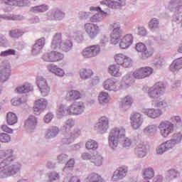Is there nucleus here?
<instances>
[{
  "instance_id": "24",
  "label": "nucleus",
  "mask_w": 182,
  "mask_h": 182,
  "mask_svg": "<svg viewBox=\"0 0 182 182\" xmlns=\"http://www.w3.org/2000/svg\"><path fill=\"white\" fill-rule=\"evenodd\" d=\"M133 43V36L132 34H127L124 36L119 43V48L121 49H127Z\"/></svg>"
},
{
  "instance_id": "1",
  "label": "nucleus",
  "mask_w": 182,
  "mask_h": 182,
  "mask_svg": "<svg viewBox=\"0 0 182 182\" xmlns=\"http://www.w3.org/2000/svg\"><path fill=\"white\" fill-rule=\"evenodd\" d=\"M0 178H8L16 176L22 170V164L14 162V150H0Z\"/></svg>"
},
{
  "instance_id": "13",
  "label": "nucleus",
  "mask_w": 182,
  "mask_h": 182,
  "mask_svg": "<svg viewBox=\"0 0 182 182\" xmlns=\"http://www.w3.org/2000/svg\"><path fill=\"white\" fill-rule=\"evenodd\" d=\"M129 119L131 126L132 128L134 129V130L140 129L144 122L143 116L139 112H133L132 114H131Z\"/></svg>"
},
{
  "instance_id": "41",
  "label": "nucleus",
  "mask_w": 182,
  "mask_h": 182,
  "mask_svg": "<svg viewBox=\"0 0 182 182\" xmlns=\"http://www.w3.org/2000/svg\"><path fill=\"white\" fill-rule=\"evenodd\" d=\"M82 95L77 90H70L67 92L66 97L69 100H78L80 99Z\"/></svg>"
},
{
  "instance_id": "33",
  "label": "nucleus",
  "mask_w": 182,
  "mask_h": 182,
  "mask_svg": "<svg viewBox=\"0 0 182 182\" xmlns=\"http://www.w3.org/2000/svg\"><path fill=\"white\" fill-rule=\"evenodd\" d=\"M90 163L97 167H100L103 164V156L97 152L93 153Z\"/></svg>"
},
{
  "instance_id": "3",
  "label": "nucleus",
  "mask_w": 182,
  "mask_h": 182,
  "mask_svg": "<svg viewBox=\"0 0 182 182\" xmlns=\"http://www.w3.org/2000/svg\"><path fill=\"white\" fill-rule=\"evenodd\" d=\"M172 122L168 120L161 121L159 126L158 129L160 130V134L162 137L165 139L167 138L170 134L174 133V129L177 127L178 129H181L182 127V121L181 118L178 116L173 117L172 118Z\"/></svg>"
},
{
  "instance_id": "18",
  "label": "nucleus",
  "mask_w": 182,
  "mask_h": 182,
  "mask_svg": "<svg viewBox=\"0 0 182 182\" xmlns=\"http://www.w3.org/2000/svg\"><path fill=\"white\" fill-rule=\"evenodd\" d=\"M48 106V100L45 98H40L37 100H36L35 105L33 107V110L35 114L37 116H39L41 113L46 109V107Z\"/></svg>"
},
{
  "instance_id": "64",
  "label": "nucleus",
  "mask_w": 182,
  "mask_h": 182,
  "mask_svg": "<svg viewBox=\"0 0 182 182\" xmlns=\"http://www.w3.org/2000/svg\"><path fill=\"white\" fill-rule=\"evenodd\" d=\"M68 158H69V156H68V154H61L58 156L57 160L58 163H66V161H68Z\"/></svg>"
},
{
  "instance_id": "54",
  "label": "nucleus",
  "mask_w": 182,
  "mask_h": 182,
  "mask_svg": "<svg viewBox=\"0 0 182 182\" xmlns=\"http://www.w3.org/2000/svg\"><path fill=\"white\" fill-rule=\"evenodd\" d=\"M141 69L142 70L144 78L149 77V76H151V75H153V73L154 72V70H153L151 67H144V68H141Z\"/></svg>"
},
{
  "instance_id": "6",
  "label": "nucleus",
  "mask_w": 182,
  "mask_h": 182,
  "mask_svg": "<svg viewBox=\"0 0 182 182\" xmlns=\"http://www.w3.org/2000/svg\"><path fill=\"white\" fill-rule=\"evenodd\" d=\"M109 28L112 30L110 36L111 43H112V45H117V43L120 42V38H122V34L123 33L122 26H120V23L115 22L111 23Z\"/></svg>"
},
{
  "instance_id": "26",
  "label": "nucleus",
  "mask_w": 182,
  "mask_h": 182,
  "mask_svg": "<svg viewBox=\"0 0 182 182\" xmlns=\"http://www.w3.org/2000/svg\"><path fill=\"white\" fill-rule=\"evenodd\" d=\"M47 69L48 72H51L55 75V76H58V77H63L65 76V70L63 69L60 68L58 65L55 64H50L47 66Z\"/></svg>"
},
{
  "instance_id": "16",
  "label": "nucleus",
  "mask_w": 182,
  "mask_h": 182,
  "mask_svg": "<svg viewBox=\"0 0 182 182\" xmlns=\"http://www.w3.org/2000/svg\"><path fill=\"white\" fill-rule=\"evenodd\" d=\"M141 113L149 119H155L163 115V110L154 108H144L141 109Z\"/></svg>"
},
{
  "instance_id": "12",
  "label": "nucleus",
  "mask_w": 182,
  "mask_h": 182,
  "mask_svg": "<svg viewBox=\"0 0 182 182\" xmlns=\"http://www.w3.org/2000/svg\"><path fill=\"white\" fill-rule=\"evenodd\" d=\"M100 53V46L92 45L83 49L82 55L84 58H90L97 56Z\"/></svg>"
},
{
  "instance_id": "58",
  "label": "nucleus",
  "mask_w": 182,
  "mask_h": 182,
  "mask_svg": "<svg viewBox=\"0 0 182 182\" xmlns=\"http://www.w3.org/2000/svg\"><path fill=\"white\" fill-rule=\"evenodd\" d=\"M164 144L165 145V147H166V150L168 151L171 150V149L177 146V144L171 139L166 141V142H164Z\"/></svg>"
},
{
  "instance_id": "2",
  "label": "nucleus",
  "mask_w": 182,
  "mask_h": 182,
  "mask_svg": "<svg viewBox=\"0 0 182 182\" xmlns=\"http://www.w3.org/2000/svg\"><path fill=\"white\" fill-rule=\"evenodd\" d=\"M108 143L111 149H116L119 144L123 147H130L132 140L126 137V129L123 127H115L111 129L108 137Z\"/></svg>"
},
{
  "instance_id": "29",
  "label": "nucleus",
  "mask_w": 182,
  "mask_h": 182,
  "mask_svg": "<svg viewBox=\"0 0 182 182\" xmlns=\"http://www.w3.org/2000/svg\"><path fill=\"white\" fill-rule=\"evenodd\" d=\"M135 154L139 159H144L147 156V148L142 144H138L135 148Z\"/></svg>"
},
{
  "instance_id": "55",
  "label": "nucleus",
  "mask_w": 182,
  "mask_h": 182,
  "mask_svg": "<svg viewBox=\"0 0 182 182\" xmlns=\"http://www.w3.org/2000/svg\"><path fill=\"white\" fill-rule=\"evenodd\" d=\"M71 137L75 140L77 139L79 136L82 135V129L79 127H75L72 132L70 133Z\"/></svg>"
},
{
  "instance_id": "47",
  "label": "nucleus",
  "mask_w": 182,
  "mask_h": 182,
  "mask_svg": "<svg viewBox=\"0 0 182 182\" xmlns=\"http://www.w3.org/2000/svg\"><path fill=\"white\" fill-rule=\"evenodd\" d=\"M70 36L80 43L84 41L83 33L79 30L74 31L73 33H71Z\"/></svg>"
},
{
  "instance_id": "32",
  "label": "nucleus",
  "mask_w": 182,
  "mask_h": 182,
  "mask_svg": "<svg viewBox=\"0 0 182 182\" xmlns=\"http://www.w3.org/2000/svg\"><path fill=\"white\" fill-rule=\"evenodd\" d=\"M75 126V120L73 119H67L63 126L61 127L63 134L70 133V129Z\"/></svg>"
},
{
  "instance_id": "45",
  "label": "nucleus",
  "mask_w": 182,
  "mask_h": 182,
  "mask_svg": "<svg viewBox=\"0 0 182 182\" xmlns=\"http://www.w3.org/2000/svg\"><path fill=\"white\" fill-rule=\"evenodd\" d=\"M109 74L115 77H119L122 75L119 65H110L108 68Z\"/></svg>"
},
{
  "instance_id": "61",
  "label": "nucleus",
  "mask_w": 182,
  "mask_h": 182,
  "mask_svg": "<svg viewBox=\"0 0 182 182\" xmlns=\"http://www.w3.org/2000/svg\"><path fill=\"white\" fill-rule=\"evenodd\" d=\"M133 76H134V77H135V79H144V75L143 74V71H142L141 68L136 70L133 73Z\"/></svg>"
},
{
  "instance_id": "38",
  "label": "nucleus",
  "mask_w": 182,
  "mask_h": 182,
  "mask_svg": "<svg viewBox=\"0 0 182 182\" xmlns=\"http://www.w3.org/2000/svg\"><path fill=\"white\" fill-rule=\"evenodd\" d=\"M93 76V71L90 69L82 68L80 70V77L82 80H87Z\"/></svg>"
},
{
  "instance_id": "8",
  "label": "nucleus",
  "mask_w": 182,
  "mask_h": 182,
  "mask_svg": "<svg viewBox=\"0 0 182 182\" xmlns=\"http://www.w3.org/2000/svg\"><path fill=\"white\" fill-rule=\"evenodd\" d=\"M64 58L65 55L59 51H50L49 53H46L42 56L44 62H50V63L60 62V60H63Z\"/></svg>"
},
{
  "instance_id": "28",
  "label": "nucleus",
  "mask_w": 182,
  "mask_h": 182,
  "mask_svg": "<svg viewBox=\"0 0 182 182\" xmlns=\"http://www.w3.org/2000/svg\"><path fill=\"white\" fill-rule=\"evenodd\" d=\"M85 182H105V179L97 173H90L85 179Z\"/></svg>"
},
{
  "instance_id": "42",
  "label": "nucleus",
  "mask_w": 182,
  "mask_h": 182,
  "mask_svg": "<svg viewBox=\"0 0 182 182\" xmlns=\"http://www.w3.org/2000/svg\"><path fill=\"white\" fill-rule=\"evenodd\" d=\"M70 107H66L65 105H60L58 106L56 113L58 116H68V114H70Z\"/></svg>"
},
{
  "instance_id": "36",
  "label": "nucleus",
  "mask_w": 182,
  "mask_h": 182,
  "mask_svg": "<svg viewBox=\"0 0 182 182\" xmlns=\"http://www.w3.org/2000/svg\"><path fill=\"white\" fill-rule=\"evenodd\" d=\"M133 105V98L127 95L121 102V107L124 110H127L128 109H130V107Z\"/></svg>"
},
{
  "instance_id": "19",
  "label": "nucleus",
  "mask_w": 182,
  "mask_h": 182,
  "mask_svg": "<svg viewBox=\"0 0 182 182\" xmlns=\"http://www.w3.org/2000/svg\"><path fill=\"white\" fill-rule=\"evenodd\" d=\"M90 10L93 11H100V14H95L90 18V22L97 23L102 22L103 21V16H107V13L102 10V7H90Z\"/></svg>"
},
{
  "instance_id": "15",
  "label": "nucleus",
  "mask_w": 182,
  "mask_h": 182,
  "mask_svg": "<svg viewBox=\"0 0 182 182\" xmlns=\"http://www.w3.org/2000/svg\"><path fill=\"white\" fill-rule=\"evenodd\" d=\"M114 60L116 63L120 65L122 68H130L132 66V58L123 53L117 54L114 56Z\"/></svg>"
},
{
  "instance_id": "59",
  "label": "nucleus",
  "mask_w": 182,
  "mask_h": 182,
  "mask_svg": "<svg viewBox=\"0 0 182 182\" xmlns=\"http://www.w3.org/2000/svg\"><path fill=\"white\" fill-rule=\"evenodd\" d=\"M42 49L39 46L34 44L32 47L31 53L33 56H36V55H39L42 52Z\"/></svg>"
},
{
  "instance_id": "4",
  "label": "nucleus",
  "mask_w": 182,
  "mask_h": 182,
  "mask_svg": "<svg viewBox=\"0 0 182 182\" xmlns=\"http://www.w3.org/2000/svg\"><path fill=\"white\" fill-rule=\"evenodd\" d=\"M73 47V43L70 40L63 41L62 33H55L51 42L50 48L53 50H63V52H69Z\"/></svg>"
},
{
  "instance_id": "9",
  "label": "nucleus",
  "mask_w": 182,
  "mask_h": 182,
  "mask_svg": "<svg viewBox=\"0 0 182 182\" xmlns=\"http://www.w3.org/2000/svg\"><path fill=\"white\" fill-rule=\"evenodd\" d=\"M84 30L90 39H95L100 33V27L93 23H86L84 24Z\"/></svg>"
},
{
  "instance_id": "62",
  "label": "nucleus",
  "mask_w": 182,
  "mask_h": 182,
  "mask_svg": "<svg viewBox=\"0 0 182 182\" xmlns=\"http://www.w3.org/2000/svg\"><path fill=\"white\" fill-rule=\"evenodd\" d=\"M49 181H56L59 180V173L56 172H51L47 174Z\"/></svg>"
},
{
  "instance_id": "44",
  "label": "nucleus",
  "mask_w": 182,
  "mask_h": 182,
  "mask_svg": "<svg viewBox=\"0 0 182 182\" xmlns=\"http://www.w3.org/2000/svg\"><path fill=\"white\" fill-rule=\"evenodd\" d=\"M16 90L17 92L20 94L29 93V92H32V90H33V86L29 83H26L24 85L18 87Z\"/></svg>"
},
{
  "instance_id": "52",
  "label": "nucleus",
  "mask_w": 182,
  "mask_h": 182,
  "mask_svg": "<svg viewBox=\"0 0 182 182\" xmlns=\"http://www.w3.org/2000/svg\"><path fill=\"white\" fill-rule=\"evenodd\" d=\"M159 25L160 22L157 20V18H152L149 21V29H151V31H156V29H159Z\"/></svg>"
},
{
  "instance_id": "7",
  "label": "nucleus",
  "mask_w": 182,
  "mask_h": 182,
  "mask_svg": "<svg viewBox=\"0 0 182 182\" xmlns=\"http://www.w3.org/2000/svg\"><path fill=\"white\" fill-rule=\"evenodd\" d=\"M11 64L8 61H3L0 65V82L5 83L11 77Z\"/></svg>"
},
{
  "instance_id": "37",
  "label": "nucleus",
  "mask_w": 182,
  "mask_h": 182,
  "mask_svg": "<svg viewBox=\"0 0 182 182\" xmlns=\"http://www.w3.org/2000/svg\"><path fill=\"white\" fill-rule=\"evenodd\" d=\"M158 128L156 124H150L144 129V133L146 136H154L157 134Z\"/></svg>"
},
{
  "instance_id": "46",
  "label": "nucleus",
  "mask_w": 182,
  "mask_h": 182,
  "mask_svg": "<svg viewBox=\"0 0 182 182\" xmlns=\"http://www.w3.org/2000/svg\"><path fill=\"white\" fill-rule=\"evenodd\" d=\"M49 9V7L46 4H42L40 6H36L31 8V11L33 12V14H41L43 12H46Z\"/></svg>"
},
{
  "instance_id": "56",
  "label": "nucleus",
  "mask_w": 182,
  "mask_h": 182,
  "mask_svg": "<svg viewBox=\"0 0 182 182\" xmlns=\"http://www.w3.org/2000/svg\"><path fill=\"white\" fill-rule=\"evenodd\" d=\"M1 143H9L11 141V136L6 133H0Z\"/></svg>"
},
{
  "instance_id": "31",
  "label": "nucleus",
  "mask_w": 182,
  "mask_h": 182,
  "mask_svg": "<svg viewBox=\"0 0 182 182\" xmlns=\"http://www.w3.org/2000/svg\"><path fill=\"white\" fill-rule=\"evenodd\" d=\"M63 18H65V13L60 10H55L48 16L49 21H62Z\"/></svg>"
},
{
  "instance_id": "39",
  "label": "nucleus",
  "mask_w": 182,
  "mask_h": 182,
  "mask_svg": "<svg viewBox=\"0 0 182 182\" xmlns=\"http://www.w3.org/2000/svg\"><path fill=\"white\" fill-rule=\"evenodd\" d=\"M142 177L145 182L149 181L151 178L154 177V169L153 168H148L143 171Z\"/></svg>"
},
{
  "instance_id": "35",
  "label": "nucleus",
  "mask_w": 182,
  "mask_h": 182,
  "mask_svg": "<svg viewBox=\"0 0 182 182\" xmlns=\"http://www.w3.org/2000/svg\"><path fill=\"white\" fill-rule=\"evenodd\" d=\"M0 18L4 21H23L25 19L23 16L14 14H1Z\"/></svg>"
},
{
  "instance_id": "63",
  "label": "nucleus",
  "mask_w": 182,
  "mask_h": 182,
  "mask_svg": "<svg viewBox=\"0 0 182 182\" xmlns=\"http://www.w3.org/2000/svg\"><path fill=\"white\" fill-rule=\"evenodd\" d=\"M166 151H168L164 143L161 144L158 148L156 149L157 154H163L166 153Z\"/></svg>"
},
{
  "instance_id": "34",
  "label": "nucleus",
  "mask_w": 182,
  "mask_h": 182,
  "mask_svg": "<svg viewBox=\"0 0 182 182\" xmlns=\"http://www.w3.org/2000/svg\"><path fill=\"white\" fill-rule=\"evenodd\" d=\"M180 177V171L176 168H171L167 171L166 180L170 182L176 178Z\"/></svg>"
},
{
  "instance_id": "43",
  "label": "nucleus",
  "mask_w": 182,
  "mask_h": 182,
  "mask_svg": "<svg viewBox=\"0 0 182 182\" xmlns=\"http://www.w3.org/2000/svg\"><path fill=\"white\" fill-rule=\"evenodd\" d=\"M25 32L21 28H15L9 31V36L13 39H18Z\"/></svg>"
},
{
  "instance_id": "22",
  "label": "nucleus",
  "mask_w": 182,
  "mask_h": 182,
  "mask_svg": "<svg viewBox=\"0 0 182 182\" xmlns=\"http://www.w3.org/2000/svg\"><path fill=\"white\" fill-rule=\"evenodd\" d=\"M103 87L105 90H109V92H117V90H119L117 82L113 78L106 80L103 82Z\"/></svg>"
},
{
  "instance_id": "21",
  "label": "nucleus",
  "mask_w": 182,
  "mask_h": 182,
  "mask_svg": "<svg viewBox=\"0 0 182 182\" xmlns=\"http://www.w3.org/2000/svg\"><path fill=\"white\" fill-rule=\"evenodd\" d=\"M127 167L126 166H121L118 168L113 173L112 177V181H119V180L124 178V177L127 175Z\"/></svg>"
},
{
  "instance_id": "57",
  "label": "nucleus",
  "mask_w": 182,
  "mask_h": 182,
  "mask_svg": "<svg viewBox=\"0 0 182 182\" xmlns=\"http://www.w3.org/2000/svg\"><path fill=\"white\" fill-rule=\"evenodd\" d=\"M171 139L173 140L176 144H180L182 141V134L181 132L175 133Z\"/></svg>"
},
{
  "instance_id": "48",
  "label": "nucleus",
  "mask_w": 182,
  "mask_h": 182,
  "mask_svg": "<svg viewBox=\"0 0 182 182\" xmlns=\"http://www.w3.org/2000/svg\"><path fill=\"white\" fill-rule=\"evenodd\" d=\"M6 120H7L8 124H9L10 126H12L16 123H17L18 117H16V114L12 112H9L7 114Z\"/></svg>"
},
{
  "instance_id": "17",
  "label": "nucleus",
  "mask_w": 182,
  "mask_h": 182,
  "mask_svg": "<svg viewBox=\"0 0 182 182\" xmlns=\"http://www.w3.org/2000/svg\"><path fill=\"white\" fill-rule=\"evenodd\" d=\"M37 86L40 90L41 94L45 97L49 95V92H50V87L48 85V82H46V79L43 77H40L37 80Z\"/></svg>"
},
{
  "instance_id": "10",
  "label": "nucleus",
  "mask_w": 182,
  "mask_h": 182,
  "mask_svg": "<svg viewBox=\"0 0 182 182\" xmlns=\"http://www.w3.org/2000/svg\"><path fill=\"white\" fill-rule=\"evenodd\" d=\"M70 114L73 116H79L82 114L86 110V105L82 101H76L70 106Z\"/></svg>"
},
{
  "instance_id": "53",
  "label": "nucleus",
  "mask_w": 182,
  "mask_h": 182,
  "mask_svg": "<svg viewBox=\"0 0 182 182\" xmlns=\"http://www.w3.org/2000/svg\"><path fill=\"white\" fill-rule=\"evenodd\" d=\"M63 136H65L61 140L62 144H71V143L75 141V139L72 138L70 133H68V134H63Z\"/></svg>"
},
{
  "instance_id": "5",
  "label": "nucleus",
  "mask_w": 182,
  "mask_h": 182,
  "mask_svg": "<svg viewBox=\"0 0 182 182\" xmlns=\"http://www.w3.org/2000/svg\"><path fill=\"white\" fill-rule=\"evenodd\" d=\"M164 92H166V85L163 82H158L148 89V96L152 100H157L164 95Z\"/></svg>"
},
{
  "instance_id": "20",
  "label": "nucleus",
  "mask_w": 182,
  "mask_h": 182,
  "mask_svg": "<svg viewBox=\"0 0 182 182\" xmlns=\"http://www.w3.org/2000/svg\"><path fill=\"white\" fill-rule=\"evenodd\" d=\"M136 50L141 53V58L144 60L149 59L153 55V53L147 50V47L143 43H136Z\"/></svg>"
},
{
  "instance_id": "14",
  "label": "nucleus",
  "mask_w": 182,
  "mask_h": 182,
  "mask_svg": "<svg viewBox=\"0 0 182 182\" xmlns=\"http://www.w3.org/2000/svg\"><path fill=\"white\" fill-rule=\"evenodd\" d=\"M109 129V118L107 117H101L99 119L98 122L95 124V130L100 133V134H105Z\"/></svg>"
},
{
  "instance_id": "50",
  "label": "nucleus",
  "mask_w": 182,
  "mask_h": 182,
  "mask_svg": "<svg viewBox=\"0 0 182 182\" xmlns=\"http://www.w3.org/2000/svg\"><path fill=\"white\" fill-rule=\"evenodd\" d=\"M75 166V159H70L68 163L66 164L65 166L63 168L64 173H69L70 171H72L73 170V167Z\"/></svg>"
},
{
  "instance_id": "51",
  "label": "nucleus",
  "mask_w": 182,
  "mask_h": 182,
  "mask_svg": "<svg viewBox=\"0 0 182 182\" xmlns=\"http://www.w3.org/2000/svg\"><path fill=\"white\" fill-rule=\"evenodd\" d=\"M153 105L154 107H159L161 109H166L167 108V102L166 100H154L153 101Z\"/></svg>"
},
{
  "instance_id": "23",
  "label": "nucleus",
  "mask_w": 182,
  "mask_h": 182,
  "mask_svg": "<svg viewBox=\"0 0 182 182\" xmlns=\"http://www.w3.org/2000/svg\"><path fill=\"white\" fill-rule=\"evenodd\" d=\"M133 83H134L133 75L128 73L123 76L121 82V87H122V89H129V87H130Z\"/></svg>"
},
{
  "instance_id": "60",
  "label": "nucleus",
  "mask_w": 182,
  "mask_h": 182,
  "mask_svg": "<svg viewBox=\"0 0 182 182\" xmlns=\"http://www.w3.org/2000/svg\"><path fill=\"white\" fill-rule=\"evenodd\" d=\"M16 53V51L14 49H9L4 51H1L0 53V56L1 58H5L6 56H10V55H15Z\"/></svg>"
},
{
  "instance_id": "11",
  "label": "nucleus",
  "mask_w": 182,
  "mask_h": 182,
  "mask_svg": "<svg viewBox=\"0 0 182 182\" xmlns=\"http://www.w3.org/2000/svg\"><path fill=\"white\" fill-rule=\"evenodd\" d=\"M102 9H107V8H111L112 9H119L122 6L126 5V0H103L100 2Z\"/></svg>"
},
{
  "instance_id": "25",
  "label": "nucleus",
  "mask_w": 182,
  "mask_h": 182,
  "mask_svg": "<svg viewBox=\"0 0 182 182\" xmlns=\"http://www.w3.org/2000/svg\"><path fill=\"white\" fill-rule=\"evenodd\" d=\"M60 130L59 127L56 126H53L48 129L45 134V139L49 140L50 139H55V137H58L59 132Z\"/></svg>"
},
{
  "instance_id": "40",
  "label": "nucleus",
  "mask_w": 182,
  "mask_h": 182,
  "mask_svg": "<svg viewBox=\"0 0 182 182\" xmlns=\"http://www.w3.org/2000/svg\"><path fill=\"white\" fill-rule=\"evenodd\" d=\"M109 93L102 92L99 94L98 101L100 105H101V106H106V105L109 103Z\"/></svg>"
},
{
  "instance_id": "49",
  "label": "nucleus",
  "mask_w": 182,
  "mask_h": 182,
  "mask_svg": "<svg viewBox=\"0 0 182 182\" xmlns=\"http://www.w3.org/2000/svg\"><path fill=\"white\" fill-rule=\"evenodd\" d=\"M85 147L87 150H97L99 144L93 139H90L86 142Z\"/></svg>"
},
{
  "instance_id": "30",
  "label": "nucleus",
  "mask_w": 182,
  "mask_h": 182,
  "mask_svg": "<svg viewBox=\"0 0 182 182\" xmlns=\"http://www.w3.org/2000/svg\"><path fill=\"white\" fill-rule=\"evenodd\" d=\"M38 119L33 115L28 117V119L25 122V129L26 130H33L36 127Z\"/></svg>"
},
{
  "instance_id": "27",
  "label": "nucleus",
  "mask_w": 182,
  "mask_h": 182,
  "mask_svg": "<svg viewBox=\"0 0 182 182\" xmlns=\"http://www.w3.org/2000/svg\"><path fill=\"white\" fill-rule=\"evenodd\" d=\"M182 69V57L174 60L170 65V70L173 73H178Z\"/></svg>"
}]
</instances>
